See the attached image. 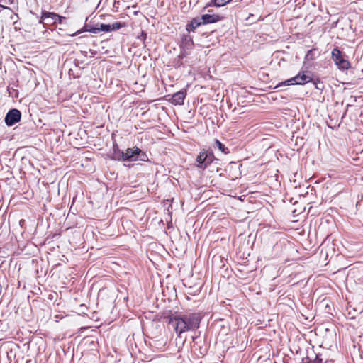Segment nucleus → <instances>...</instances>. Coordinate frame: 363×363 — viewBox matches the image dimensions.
I'll list each match as a JSON object with an SVG mask.
<instances>
[{"mask_svg": "<svg viewBox=\"0 0 363 363\" xmlns=\"http://www.w3.org/2000/svg\"><path fill=\"white\" fill-rule=\"evenodd\" d=\"M125 152L121 151L117 145L113 146L112 159L119 161H125Z\"/></svg>", "mask_w": 363, "mask_h": 363, "instance_id": "nucleus-11", "label": "nucleus"}, {"mask_svg": "<svg viewBox=\"0 0 363 363\" xmlns=\"http://www.w3.org/2000/svg\"><path fill=\"white\" fill-rule=\"evenodd\" d=\"M312 363H323V360L322 359H320V357H318V356H316V357L315 358V359L312 362Z\"/></svg>", "mask_w": 363, "mask_h": 363, "instance_id": "nucleus-22", "label": "nucleus"}, {"mask_svg": "<svg viewBox=\"0 0 363 363\" xmlns=\"http://www.w3.org/2000/svg\"><path fill=\"white\" fill-rule=\"evenodd\" d=\"M142 35H143V36H144V38H146V36H147V34H146V33H145L144 32H143V33H142Z\"/></svg>", "mask_w": 363, "mask_h": 363, "instance_id": "nucleus-25", "label": "nucleus"}, {"mask_svg": "<svg viewBox=\"0 0 363 363\" xmlns=\"http://www.w3.org/2000/svg\"><path fill=\"white\" fill-rule=\"evenodd\" d=\"M185 96L186 92L179 91L172 95V102L176 105H182L184 104Z\"/></svg>", "mask_w": 363, "mask_h": 363, "instance_id": "nucleus-8", "label": "nucleus"}, {"mask_svg": "<svg viewBox=\"0 0 363 363\" xmlns=\"http://www.w3.org/2000/svg\"><path fill=\"white\" fill-rule=\"evenodd\" d=\"M63 19H65V17L61 16L53 12L48 11H43L41 15V20L40 21V23H42V20H47L48 23H55L57 21H59L60 23H62Z\"/></svg>", "mask_w": 363, "mask_h": 363, "instance_id": "nucleus-4", "label": "nucleus"}, {"mask_svg": "<svg viewBox=\"0 0 363 363\" xmlns=\"http://www.w3.org/2000/svg\"><path fill=\"white\" fill-rule=\"evenodd\" d=\"M231 0H212L211 3L207 4L206 8L211 6H215L218 7H220L225 6L226 4L230 2Z\"/></svg>", "mask_w": 363, "mask_h": 363, "instance_id": "nucleus-16", "label": "nucleus"}, {"mask_svg": "<svg viewBox=\"0 0 363 363\" xmlns=\"http://www.w3.org/2000/svg\"><path fill=\"white\" fill-rule=\"evenodd\" d=\"M318 56L317 49L313 48L308 50L305 56V61H311L315 60Z\"/></svg>", "mask_w": 363, "mask_h": 363, "instance_id": "nucleus-15", "label": "nucleus"}, {"mask_svg": "<svg viewBox=\"0 0 363 363\" xmlns=\"http://www.w3.org/2000/svg\"><path fill=\"white\" fill-rule=\"evenodd\" d=\"M140 153V157L138 158V160L141 161H145L147 158L146 154L143 152L141 150Z\"/></svg>", "mask_w": 363, "mask_h": 363, "instance_id": "nucleus-21", "label": "nucleus"}, {"mask_svg": "<svg viewBox=\"0 0 363 363\" xmlns=\"http://www.w3.org/2000/svg\"><path fill=\"white\" fill-rule=\"evenodd\" d=\"M311 77L308 75L306 72H301L296 76L286 80L284 82H283V84L286 86L293 84L303 85L311 82Z\"/></svg>", "mask_w": 363, "mask_h": 363, "instance_id": "nucleus-2", "label": "nucleus"}, {"mask_svg": "<svg viewBox=\"0 0 363 363\" xmlns=\"http://www.w3.org/2000/svg\"><path fill=\"white\" fill-rule=\"evenodd\" d=\"M123 25L120 22H115L113 24H100V30L103 32H111L112 30H116L122 28Z\"/></svg>", "mask_w": 363, "mask_h": 363, "instance_id": "nucleus-7", "label": "nucleus"}, {"mask_svg": "<svg viewBox=\"0 0 363 363\" xmlns=\"http://www.w3.org/2000/svg\"><path fill=\"white\" fill-rule=\"evenodd\" d=\"M206 150H203L200 152L199 155L196 157V162L198 163L197 167L200 169H204L206 168Z\"/></svg>", "mask_w": 363, "mask_h": 363, "instance_id": "nucleus-9", "label": "nucleus"}, {"mask_svg": "<svg viewBox=\"0 0 363 363\" xmlns=\"http://www.w3.org/2000/svg\"><path fill=\"white\" fill-rule=\"evenodd\" d=\"M21 113L18 109L13 108L10 110L6 115L4 121L8 126H12L15 123L20 121Z\"/></svg>", "mask_w": 363, "mask_h": 363, "instance_id": "nucleus-3", "label": "nucleus"}, {"mask_svg": "<svg viewBox=\"0 0 363 363\" xmlns=\"http://www.w3.org/2000/svg\"><path fill=\"white\" fill-rule=\"evenodd\" d=\"M342 57L341 51L338 49V48H335L332 51V59L335 63L338 60H340Z\"/></svg>", "mask_w": 363, "mask_h": 363, "instance_id": "nucleus-17", "label": "nucleus"}, {"mask_svg": "<svg viewBox=\"0 0 363 363\" xmlns=\"http://www.w3.org/2000/svg\"><path fill=\"white\" fill-rule=\"evenodd\" d=\"M281 86V84H278V85L277 86V87H279V86Z\"/></svg>", "mask_w": 363, "mask_h": 363, "instance_id": "nucleus-26", "label": "nucleus"}, {"mask_svg": "<svg viewBox=\"0 0 363 363\" xmlns=\"http://www.w3.org/2000/svg\"><path fill=\"white\" fill-rule=\"evenodd\" d=\"M194 43L192 40L190 38H185V39L182 42V49L184 50L183 52H182L179 57L185 56L188 54L186 50L191 49Z\"/></svg>", "mask_w": 363, "mask_h": 363, "instance_id": "nucleus-10", "label": "nucleus"}, {"mask_svg": "<svg viewBox=\"0 0 363 363\" xmlns=\"http://www.w3.org/2000/svg\"><path fill=\"white\" fill-rule=\"evenodd\" d=\"M335 65L341 69L346 70L350 68V63L348 60L341 58L335 62Z\"/></svg>", "mask_w": 363, "mask_h": 363, "instance_id": "nucleus-14", "label": "nucleus"}, {"mask_svg": "<svg viewBox=\"0 0 363 363\" xmlns=\"http://www.w3.org/2000/svg\"><path fill=\"white\" fill-rule=\"evenodd\" d=\"M220 19V16L216 14H203L201 17L203 25L216 23L219 21Z\"/></svg>", "mask_w": 363, "mask_h": 363, "instance_id": "nucleus-6", "label": "nucleus"}, {"mask_svg": "<svg viewBox=\"0 0 363 363\" xmlns=\"http://www.w3.org/2000/svg\"><path fill=\"white\" fill-rule=\"evenodd\" d=\"M203 25L201 23V18H194L189 23L186 25V30L190 31H194L197 27Z\"/></svg>", "mask_w": 363, "mask_h": 363, "instance_id": "nucleus-12", "label": "nucleus"}, {"mask_svg": "<svg viewBox=\"0 0 363 363\" xmlns=\"http://www.w3.org/2000/svg\"><path fill=\"white\" fill-rule=\"evenodd\" d=\"M140 149L137 147L128 148L125 152V161H136L140 157Z\"/></svg>", "mask_w": 363, "mask_h": 363, "instance_id": "nucleus-5", "label": "nucleus"}, {"mask_svg": "<svg viewBox=\"0 0 363 363\" xmlns=\"http://www.w3.org/2000/svg\"><path fill=\"white\" fill-rule=\"evenodd\" d=\"M315 88L318 89H320V90H321L323 89V88L320 87V85H317V84L315 85Z\"/></svg>", "mask_w": 363, "mask_h": 363, "instance_id": "nucleus-24", "label": "nucleus"}, {"mask_svg": "<svg viewBox=\"0 0 363 363\" xmlns=\"http://www.w3.org/2000/svg\"><path fill=\"white\" fill-rule=\"evenodd\" d=\"M215 160L214 155L212 152H209L206 150V167L208 165L211 164L213 161Z\"/></svg>", "mask_w": 363, "mask_h": 363, "instance_id": "nucleus-19", "label": "nucleus"}, {"mask_svg": "<svg viewBox=\"0 0 363 363\" xmlns=\"http://www.w3.org/2000/svg\"><path fill=\"white\" fill-rule=\"evenodd\" d=\"M201 317L198 313L176 315L169 319V323L174 328L180 337L183 333L196 330L199 328Z\"/></svg>", "mask_w": 363, "mask_h": 363, "instance_id": "nucleus-1", "label": "nucleus"}, {"mask_svg": "<svg viewBox=\"0 0 363 363\" xmlns=\"http://www.w3.org/2000/svg\"><path fill=\"white\" fill-rule=\"evenodd\" d=\"M315 88L318 89H320V90H321L323 89V88L320 87V85H317V84L315 85Z\"/></svg>", "mask_w": 363, "mask_h": 363, "instance_id": "nucleus-23", "label": "nucleus"}, {"mask_svg": "<svg viewBox=\"0 0 363 363\" xmlns=\"http://www.w3.org/2000/svg\"><path fill=\"white\" fill-rule=\"evenodd\" d=\"M335 65L341 69L346 70L350 68V63L348 60L341 58L335 62Z\"/></svg>", "mask_w": 363, "mask_h": 363, "instance_id": "nucleus-13", "label": "nucleus"}, {"mask_svg": "<svg viewBox=\"0 0 363 363\" xmlns=\"http://www.w3.org/2000/svg\"><path fill=\"white\" fill-rule=\"evenodd\" d=\"M216 146L223 153L228 154L229 153V151L227 150L228 149L225 147V145L220 142L218 140H216L215 141Z\"/></svg>", "mask_w": 363, "mask_h": 363, "instance_id": "nucleus-20", "label": "nucleus"}, {"mask_svg": "<svg viewBox=\"0 0 363 363\" xmlns=\"http://www.w3.org/2000/svg\"><path fill=\"white\" fill-rule=\"evenodd\" d=\"M85 30L95 34L99 33L101 32L100 24H96L95 26L86 25L85 26Z\"/></svg>", "mask_w": 363, "mask_h": 363, "instance_id": "nucleus-18", "label": "nucleus"}]
</instances>
